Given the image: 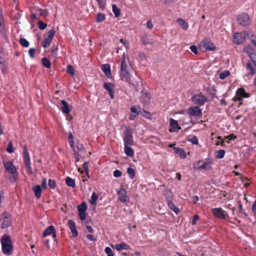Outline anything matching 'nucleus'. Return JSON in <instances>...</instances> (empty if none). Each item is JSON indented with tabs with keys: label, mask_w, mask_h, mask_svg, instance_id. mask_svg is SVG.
I'll return each mask as SVG.
<instances>
[{
	"label": "nucleus",
	"mask_w": 256,
	"mask_h": 256,
	"mask_svg": "<svg viewBox=\"0 0 256 256\" xmlns=\"http://www.w3.org/2000/svg\"><path fill=\"white\" fill-rule=\"evenodd\" d=\"M73 150H74V156H75L76 160V162H78L80 160V156L79 155V154H78V152L76 150L75 148L73 149Z\"/></svg>",
	"instance_id": "e2e57ef3"
},
{
	"label": "nucleus",
	"mask_w": 256,
	"mask_h": 256,
	"mask_svg": "<svg viewBox=\"0 0 256 256\" xmlns=\"http://www.w3.org/2000/svg\"><path fill=\"white\" fill-rule=\"evenodd\" d=\"M190 50L194 54H198V48H197V47L196 46H194V45L191 46H190Z\"/></svg>",
	"instance_id": "680f3d73"
},
{
	"label": "nucleus",
	"mask_w": 256,
	"mask_h": 256,
	"mask_svg": "<svg viewBox=\"0 0 256 256\" xmlns=\"http://www.w3.org/2000/svg\"><path fill=\"white\" fill-rule=\"evenodd\" d=\"M120 79L129 84H131V74L129 70L120 71L119 72Z\"/></svg>",
	"instance_id": "4468645a"
},
{
	"label": "nucleus",
	"mask_w": 256,
	"mask_h": 256,
	"mask_svg": "<svg viewBox=\"0 0 256 256\" xmlns=\"http://www.w3.org/2000/svg\"><path fill=\"white\" fill-rule=\"evenodd\" d=\"M212 211L214 216L220 219L225 218L227 214V213L221 208H213L212 209Z\"/></svg>",
	"instance_id": "f8f14e48"
},
{
	"label": "nucleus",
	"mask_w": 256,
	"mask_h": 256,
	"mask_svg": "<svg viewBox=\"0 0 256 256\" xmlns=\"http://www.w3.org/2000/svg\"><path fill=\"white\" fill-rule=\"evenodd\" d=\"M106 19V16L102 13H98L97 14L96 22H100L104 21Z\"/></svg>",
	"instance_id": "e433bc0d"
},
{
	"label": "nucleus",
	"mask_w": 256,
	"mask_h": 256,
	"mask_svg": "<svg viewBox=\"0 0 256 256\" xmlns=\"http://www.w3.org/2000/svg\"><path fill=\"white\" fill-rule=\"evenodd\" d=\"M87 208L86 204L85 202H82L78 206V212H86Z\"/></svg>",
	"instance_id": "49530a36"
},
{
	"label": "nucleus",
	"mask_w": 256,
	"mask_h": 256,
	"mask_svg": "<svg viewBox=\"0 0 256 256\" xmlns=\"http://www.w3.org/2000/svg\"><path fill=\"white\" fill-rule=\"evenodd\" d=\"M198 46L201 48L208 50H216L214 44L209 39H204L199 44Z\"/></svg>",
	"instance_id": "39448f33"
},
{
	"label": "nucleus",
	"mask_w": 256,
	"mask_h": 256,
	"mask_svg": "<svg viewBox=\"0 0 256 256\" xmlns=\"http://www.w3.org/2000/svg\"><path fill=\"white\" fill-rule=\"evenodd\" d=\"M67 71L68 73L71 74L72 76H74V72L72 67L70 65H68L67 68Z\"/></svg>",
	"instance_id": "052dcab7"
},
{
	"label": "nucleus",
	"mask_w": 256,
	"mask_h": 256,
	"mask_svg": "<svg viewBox=\"0 0 256 256\" xmlns=\"http://www.w3.org/2000/svg\"><path fill=\"white\" fill-rule=\"evenodd\" d=\"M42 63L43 65L46 68L50 67V62L46 58H42Z\"/></svg>",
	"instance_id": "a18cd8bd"
},
{
	"label": "nucleus",
	"mask_w": 256,
	"mask_h": 256,
	"mask_svg": "<svg viewBox=\"0 0 256 256\" xmlns=\"http://www.w3.org/2000/svg\"><path fill=\"white\" fill-rule=\"evenodd\" d=\"M117 194L118 200L122 203L126 202L128 199L126 190L122 188H119Z\"/></svg>",
	"instance_id": "1a4fd4ad"
},
{
	"label": "nucleus",
	"mask_w": 256,
	"mask_h": 256,
	"mask_svg": "<svg viewBox=\"0 0 256 256\" xmlns=\"http://www.w3.org/2000/svg\"><path fill=\"white\" fill-rule=\"evenodd\" d=\"M2 251L6 255H10L13 251V246L10 237L6 234L2 236L0 238Z\"/></svg>",
	"instance_id": "f257e3e1"
},
{
	"label": "nucleus",
	"mask_w": 256,
	"mask_h": 256,
	"mask_svg": "<svg viewBox=\"0 0 256 256\" xmlns=\"http://www.w3.org/2000/svg\"><path fill=\"white\" fill-rule=\"evenodd\" d=\"M2 216L3 217V219L2 223V228H6L8 227L12 223L10 215L7 212H4L2 214Z\"/></svg>",
	"instance_id": "ddd939ff"
},
{
	"label": "nucleus",
	"mask_w": 256,
	"mask_h": 256,
	"mask_svg": "<svg viewBox=\"0 0 256 256\" xmlns=\"http://www.w3.org/2000/svg\"><path fill=\"white\" fill-rule=\"evenodd\" d=\"M112 10L116 18H118L120 15V10L118 8L116 4H112Z\"/></svg>",
	"instance_id": "2f4dec72"
},
{
	"label": "nucleus",
	"mask_w": 256,
	"mask_h": 256,
	"mask_svg": "<svg viewBox=\"0 0 256 256\" xmlns=\"http://www.w3.org/2000/svg\"><path fill=\"white\" fill-rule=\"evenodd\" d=\"M248 36L247 32H236L233 36V42L234 44L239 45L242 44L245 38Z\"/></svg>",
	"instance_id": "20e7f679"
},
{
	"label": "nucleus",
	"mask_w": 256,
	"mask_h": 256,
	"mask_svg": "<svg viewBox=\"0 0 256 256\" xmlns=\"http://www.w3.org/2000/svg\"><path fill=\"white\" fill-rule=\"evenodd\" d=\"M230 74V72L228 70H225L220 74L219 77L221 80H224L226 77L228 76Z\"/></svg>",
	"instance_id": "ea45409f"
},
{
	"label": "nucleus",
	"mask_w": 256,
	"mask_h": 256,
	"mask_svg": "<svg viewBox=\"0 0 256 256\" xmlns=\"http://www.w3.org/2000/svg\"><path fill=\"white\" fill-rule=\"evenodd\" d=\"M168 206L176 214H178L179 212V209L172 202L169 201L168 203Z\"/></svg>",
	"instance_id": "c9c22d12"
},
{
	"label": "nucleus",
	"mask_w": 256,
	"mask_h": 256,
	"mask_svg": "<svg viewBox=\"0 0 256 256\" xmlns=\"http://www.w3.org/2000/svg\"><path fill=\"white\" fill-rule=\"evenodd\" d=\"M98 198V196L95 192H93L89 202L91 204L94 205L96 204V202Z\"/></svg>",
	"instance_id": "72a5a7b5"
},
{
	"label": "nucleus",
	"mask_w": 256,
	"mask_h": 256,
	"mask_svg": "<svg viewBox=\"0 0 256 256\" xmlns=\"http://www.w3.org/2000/svg\"><path fill=\"white\" fill-rule=\"evenodd\" d=\"M86 212H78V216L81 220H84L86 219Z\"/></svg>",
	"instance_id": "5fc2aeb1"
},
{
	"label": "nucleus",
	"mask_w": 256,
	"mask_h": 256,
	"mask_svg": "<svg viewBox=\"0 0 256 256\" xmlns=\"http://www.w3.org/2000/svg\"><path fill=\"white\" fill-rule=\"evenodd\" d=\"M237 20L238 23L244 26L250 24V22L248 15L246 13H242L238 16Z\"/></svg>",
	"instance_id": "0eeeda50"
},
{
	"label": "nucleus",
	"mask_w": 256,
	"mask_h": 256,
	"mask_svg": "<svg viewBox=\"0 0 256 256\" xmlns=\"http://www.w3.org/2000/svg\"><path fill=\"white\" fill-rule=\"evenodd\" d=\"M46 182H47L46 178H43L42 184H41V186H40L41 188H46Z\"/></svg>",
	"instance_id": "0e129e2a"
},
{
	"label": "nucleus",
	"mask_w": 256,
	"mask_h": 256,
	"mask_svg": "<svg viewBox=\"0 0 256 256\" xmlns=\"http://www.w3.org/2000/svg\"><path fill=\"white\" fill-rule=\"evenodd\" d=\"M38 26L39 28L41 30H44V29H45L46 26H47V24L44 22H43L41 20H40L38 22Z\"/></svg>",
	"instance_id": "09e8293b"
},
{
	"label": "nucleus",
	"mask_w": 256,
	"mask_h": 256,
	"mask_svg": "<svg viewBox=\"0 0 256 256\" xmlns=\"http://www.w3.org/2000/svg\"><path fill=\"white\" fill-rule=\"evenodd\" d=\"M6 152L8 153H12L14 152L12 141H10L6 148Z\"/></svg>",
	"instance_id": "c03bdc74"
},
{
	"label": "nucleus",
	"mask_w": 256,
	"mask_h": 256,
	"mask_svg": "<svg viewBox=\"0 0 256 256\" xmlns=\"http://www.w3.org/2000/svg\"><path fill=\"white\" fill-rule=\"evenodd\" d=\"M252 210L254 213V214L256 216V201H255L254 203L253 204Z\"/></svg>",
	"instance_id": "774afa93"
},
{
	"label": "nucleus",
	"mask_w": 256,
	"mask_h": 256,
	"mask_svg": "<svg viewBox=\"0 0 256 256\" xmlns=\"http://www.w3.org/2000/svg\"><path fill=\"white\" fill-rule=\"evenodd\" d=\"M170 125L175 132H178L181 129V127L178 126V122L172 118L170 119Z\"/></svg>",
	"instance_id": "b1692460"
},
{
	"label": "nucleus",
	"mask_w": 256,
	"mask_h": 256,
	"mask_svg": "<svg viewBox=\"0 0 256 256\" xmlns=\"http://www.w3.org/2000/svg\"><path fill=\"white\" fill-rule=\"evenodd\" d=\"M188 112L191 116H200L202 114V110L197 106L190 107Z\"/></svg>",
	"instance_id": "9d476101"
},
{
	"label": "nucleus",
	"mask_w": 256,
	"mask_h": 256,
	"mask_svg": "<svg viewBox=\"0 0 256 256\" xmlns=\"http://www.w3.org/2000/svg\"><path fill=\"white\" fill-rule=\"evenodd\" d=\"M55 33L56 31L54 29H52L48 32V37L42 42V46L43 48H46L50 46V44H51L52 40Z\"/></svg>",
	"instance_id": "6e6552de"
},
{
	"label": "nucleus",
	"mask_w": 256,
	"mask_h": 256,
	"mask_svg": "<svg viewBox=\"0 0 256 256\" xmlns=\"http://www.w3.org/2000/svg\"><path fill=\"white\" fill-rule=\"evenodd\" d=\"M199 219V216L198 214H195L192 221V224L195 225L196 224V221Z\"/></svg>",
	"instance_id": "13d9d810"
},
{
	"label": "nucleus",
	"mask_w": 256,
	"mask_h": 256,
	"mask_svg": "<svg viewBox=\"0 0 256 256\" xmlns=\"http://www.w3.org/2000/svg\"><path fill=\"white\" fill-rule=\"evenodd\" d=\"M130 111L132 113H134L136 114H140L141 112V108L138 106H134L131 107Z\"/></svg>",
	"instance_id": "f704fd0d"
},
{
	"label": "nucleus",
	"mask_w": 256,
	"mask_h": 256,
	"mask_svg": "<svg viewBox=\"0 0 256 256\" xmlns=\"http://www.w3.org/2000/svg\"><path fill=\"white\" fill-rule=\"evenodd\" d=\"M68 141L70 146L73 148L74 149V140L73 136L72 133H70L68 136Z\"/></svg>",
	"instance_id": "79ce46f5"
},
{
	"label": "nucleus",
	"mask_w": 256,
	"mask_h": 256,
	"mask_svg": "<svg viewBox=\"0 0 256 256\" xmlns=\"http://www.w3.org/2000/svg\"><path fill=\"white\" fill-rule=\"evenodd\" d=\"M87 238L91 241H95L96 239L94 238L92 234H88L86 236Z\"/></svg>",
	"instance_id": "338daca9"
},
{
	"label": "nucleus",
	"mask_w": 256,
	"mask_h": 256,
	"mask_svg": "<svg viewBox=\"0 0 256 256\" xmlns=\"http://www.w3.org/2000/svg\"><path fill=\"white\" fill-rule=\"evenodd\" d=\"M130 248V246L126 243L124 242L116 244L115 245V248L118 251H120L123 250H128Z\"/></svg>",
	"instance_id": "a878e982"
},
{
	"label": "nucleus",
	"mask_w": 256,
	"mask_h": 256,
	"mask_svg": "<svg viewBox=\"0 0 256 256\" xmlns=\"http://www.w3.org/2000/svg\"><path fill=\"white\" fill-rule=\"evenodd\" d=\"M32 190L34 192V196L37 198H40L42 194V188L40 185H36L34 186Z\"/></svg>",
	"instance_id": "c85d7f7f"
},
{
	"label": "nucleus",
	"mask_w": 256,
	"mask_h": 256,
	"mask_svg": "<svg viewBox=\"0 0 256 256\" xmlns=\"http://www.w3.org/2000/svg\"><path fill=\"white\" fill-rule=\"evenodd\" d=\"M36 52V50L34 48H30L28 50L29 54L31 58H34Z\"/></svg>",
	"instance_id": "6e6d98bb"
},
{
	"label": "nucleus",
	"mask_w": 256,
	"mask_h": 256,
	"mask_svg": "<svg viewBox=\"0 0 256 256\" xmlns=\"http://www.w3.org/2000/svg\"><path fill=\"white\" fill-rule=\"evenodd\" d=\"M191 100L194 104L198 106H204L208 100L207 97L202 93L194 94L192 97Z\"/></svg>",
	"instance_id": "7ed1b4c3"
},
{
	"label": "nucleus",
	"mask_w": 256,
	"mask_h": 256,
	"mask_svg": "<svg viewBox=\"0 0 256 256\" xmlns=\"http://www.w3.org/2000/svg\"><path fill=\"white\" fill-rule=\"evenodd\" d=\"M146 28L149 30H152L153 28V24L151 20H148L146 22Z\"/></svg>",
	"instance_id": "4d7b16f0"
},
{
	"label": "nucleus",
	"mask_w": 256,
	"mask_h": 256,
	"mask_svg": "<svg viewBox=\"0 0 256 256\" xmlns=\"http://www.w3.org/2000/svg\"><path fill=\"white\" fill-rule=\"evenodd\" d=\"M61 110L62 112L65 114H68L71 110L68 104L64 100L61 101Z\"/></svg>",
	"instance_id": "5701e85b"
},
{
	"label": "nucleus",
	"mask_w": 256,
	"mask_h": 256,
	"mask_svg": "<svg viewBox=\"0 0 256 256\" xmlns=\"http://www.w3.org/2000/svg\"><path fill=\"white\" fill-rule=\"evenodd\" d=\"M256 65L252 64V62H249L246 64V70L247 74L246 76H250L252 77L256 71Z\"/></svg>",
	"instance_id": "f3484780"
},
{
	"label": "nucleus",
	"mask_w": 256,
	"mask_h": 256,
	"mask_svg": "<svg viewBox=\"0 0 256 256\" xmlns=\"http://www.w3.org/2000/svg\"><path fill=\"white\" fill-rule=\"evenodd\" d=\"M122 176V172L119 170H116L114 172V176L116 178H119Z\"/></svg>",
	"instance_id": "bf43d9fd"
},
{
	"label": "nucleus",
	"mask_w": 256,
	"mask_h": 256,
	"mask_svg": "<svg viewBox=\"0 0 256 256\" xmlns=\"http://www.w3.org/2000/svg\"><path fill=\"white\" fill-rule=\"evenodd\" d=\"M150 94L148 92H144L142 93L140 98V101L145 106H148L150 104Z\"/></svg>",
	"instance_id": "6ab92c4d"
},
{
	"label": "nucleus",
	"mask_w": 256,
	"mask_h": 256,
	"mask_svg": "<svg viewBox=\"0 0 256 256\" xmlns=\"http://www.w3.org/2000/svg\"><path fill=\"white\" fill-rule=\"evenodd\" d=\"M105 252L107 254L108 256H114V254L110 247H106L105 248Z\"/></svg>",
	"instance_id": "8fccbe9b"
},
{
	"label": "nucleus",
	"mask_w": 256,
	"mask_h": 256,
	"mask_svg": "<svg viewBox=\"0 0 256 256\" xmlns=\"http://www.w3.org/2000/svg\"><path fill=\"white\" fill-rule=\"evenodd\" d=\"M140 114L146 118H150L151 116V114L150 112L145 110H142V109Z\"/></svg>",
	"instance_id": "3c124183"
},
{
	"label": "nucleus",
	"mask_w": 256,
	"mask_h": 256,
	"mask_svg": "<svg viewBox=\"0 0 256 256\" xmlns=\"http://www.w3.org/2000/svg\"><path fill=\"white\" fill-rule=\"evenodd\" d=\"M212 160L210 158H206L204 160H198L194 164L193 168L194 170H210L212 168Z\"/></svg>",
	"instance_id": "f03ea898"
},
{
	"label": "nucleus",
	"mask_w": 256,
	"mask_h": 256,
	"mask_svg": "<svg viewBox=\"0 0 256 256\" xmlns=\"http://www.w3.org/2000/svg\"><path fill=\"white\" fill-rule=\"evenodd\" d=\"M3 165L5 169L10 174H13L14 176L18 175L17 169L12 162L9 161H4Z\"/></svg>",
	"instance_id": "423d86ee"
},
{
	"label": "nucleus",
	"mask_w": 256,
	"mask_h": 256,
	"mask_svg": "<svg viewBox=\"0 0 256 256\" xmlns=\"http://www.w3.org/2000/svg\"><path fill=\"white\" fill-rule=\"evenodd\" d=\"M236 94L238 96L242 98H247L250 96V94L246 93L244 90L242 88H240L237 90Z\"/></svg>",
	"instance_id": "c756f323"
},
{
	"label": "nucleus",
	"mask_w": 256,
	"mask_h": 256,
	"mask_svg": "<svg viewBox=\"0 0 256 256\" xmlns=\"http://www.w3.org/2000/svg\"><path fill=\"white\" fill-rule=\"evenodd\" d=\"M24 161L27 173L29 174H32L33 172L32 170V168L31 166V163L30 156L24 158Z\"/></svg>",
	"instance_id": "4be33fe9"
},
{
	"label": "nucleus",
	"mask_w": 256,
	"mask_h": 256,
	"mask_svg": "<svg viewBox=\"0 0 256 256\" xmlns=\"http://www.w3.org/2000/svg\"><path fill=\"white\" fill-rule=\"evenodd\" d=\"M104 88L109 93L110 97L112 99L114 98V84L110 82H104Z\"/></svg>",
	"instance_id": "dca6fc26"
},
{
	"label": "nucleus",
	"mask_w": 256,
	"mask_h": 256,
	"mask_svg": "<svg viewBox=\"0 0 256 256\" xmlns=\"http://www.w3.org/2000/svg\"><path fill=\"white\" fill-rule=\"evenodd\" d=\"M224 154H225V151L223 150H220L217 152L216 154V158H219V159L222 158L224 157Z\"/></svg>",
	"instance_id": "a19ab883"
},
{
	"label": "nucleus",
	"mask_w": 256,
	"mask_h": 256,
	"mask_svg": "<svg viewBox=\"0 0 256 256\" xmlns=\"http://www.w3.org/2000/svg\"><path fill=\"white\" fill-rule=\"evenodd\" d=\"M127 172L130 178H133L135 176L134 170L132 168H128L127 170Z\"/></svg>",
	"instance_id": "37998d69"
},
{
	"label": "nucleus",
	"mask_w": 256,
	"mask_h": 256,
	"mask_svg": "<svg viewBox=\"0 0 256 256\" xmlns=\"http://www.w3.org/2000/svg\"><path fill=\"white\" fill-rule=\"evenodd\" d=\"M125 136L124 138V146L132 145L133 143V136L130 129H127L125 132Z\"/></svg>",
	"instance_id": "9b49d317"
},
{
	"label": "nucleus",
	"mask_w": 256,
	"mask_h": 256,
	"mask_svg": "<svg viewBox=\"0 0 256 256\" xmlns=\"http://www.w3.org/2000/svg\"><path fill=\"white\" fill-rule=\"evenodd\" d=\"M51 234H52V237L54 238H55L56 236L55 228L54 226L52 225L48 226L46 228L42 234V236H43L46 237Z\"/></svg>",
	"instance_id": "a211bd4d"
},
{
	"label": "nucleus",
	"mask_w": 256,
	"mask_h": 256,
	"mask_svg": "<svg viewBox=\"0 0 256 256\" xmlns=\"http://www.w3.org/2000/svg\"><path fill=\"white\" fill-rule=\"evenodd\" d=\"M130 66V64L128 59L126 58V54L124 53L122 54L120 71L129 70Z\"/></svg>",
	"instance_id": "2eb2a0df"
},
{
	"label": "nucleus",
	"mask_w": 256,
	"mask_h": 256,
	"mask_svg": "<svg viewBox=\"0 0 256 256\" xmlns=\"http://www.w3.org/2000/svg\"><path fill=\"white\" fill-rule=\"evenodd\" d=\"M23 157L24 158L29 157V154L26 146H23Z\"/></svg>",
	"instance_id": "603ef678"
},
{
	"label": "nucleus",
	"mask_w": 256,
	"mask_h": 256,
	"mask_svg": "<svg viewBox=\"0 0 256 256\" xmlns=\"http://www.w3.org/2000/svg\"><path fill=\"white\" fill-rule=\"evenodd\" d=\"M20 43L21 46L25 48H28L30 45L29 42L24 38H20Z\"/></svg>",
	"instance_id": "58836bf2"
},
{
	"label": "nucleus",
	"mask_w": 256,
	"mask_h": 256,
	"mask_svg": "<svg viewBox=\"0 0 256 256\" xmlns=\"http://www.w3.org/2000/svg\"><path fill=\"white\" fill-rule=\"evenodd\" d=\"M66 184L70 187L74 188L76 186V182L74 179L68 177L66 180Z\"/></svg>",
	"instance_id": "473e14b6"
},
{
	"label": "nucleus",
	"mask_w": 256,
	"mask_h": 256,
	"mask_svg": "<svg viewBox=\"0 0 256 256\" xmlns=\"http://www.w3.org/2000/svg\"><path fill=\"white\" fill-rule=\"evenodd\" d=\"M84 170H86V173L88 174V162H85L84 164Z\"/></svg>",
	"instance_id": "69168bd1"
},
{
	"label": "nucleus",
	"mask_w": 256,
	"mask_h": 256,
	"mask_svg": "<svg viewBox=\"0 0 256 256\" xmlns=\"http://www.w3.org/2000/svg\"><path fill=\"white\" fill-rule=\"evenodd\" d=\"M177 22L178 23L180 27L184 30H186L188 28V24L182 18L177 19Z\"/></svg>",
	"instance_id": "bb28decb"
},
{
	"label": "nucleus",
	"mask_w": 256,
	"mask_h": 256,
	"mask_svg": "<svg viewBox=\"0 0 256 256\" xmlns=\"http://www.w3.org/2000/svg\"><path fill=\"white\" fill-rule=\"evenodd\" d=\"M174 150L175 153L178 154L181 158H185L186 157V152L183 149L180 148L174 147Z\"/></svg>",
	"instance_id": "393cba45"
},
{
	"label": "nucleus",
	"mask_w": 256,
	"mask_h": 256,
	"mask_svg": "<svg viewBox=\"0 0 256 256\" xmlns=\"http://www.w3.org/2000/svg\"><path fill=\"white\" fill-rule=\"evenodd\" d=\"M124 152L127 156L130 157L134 156V151L132 148L131 145L124 146Z\"/></svg>",
	"instance_id": "cd10ccee"
},
{
	"label": "nucleus",
	"mask_w": 256,
	"mask_h": 256,
	"mask_svg": "<svg viewBox=\"0 0 256 256\" xmlns=\"http://www.w3.org/2000/svg\"><path fill=\"white\" fill-rule=\"evenodd\" d=\"M36 14L37 15H41L44 17L48 15V12L46 10L37 8Z\"/></svg>",
	"instance_id": "4c0bfd02"
},
{
	"label": "nucleus",
	"mask_w": 256,
	"mask_h": 256,
	"mask_svg": "<svg viewBox=\"0 0 256 256\" xmlns=\"http://www.w3.org/2000/svg\"><path fill=\"white\" fill-rule=\"evenodd\" d=\"M68 224L71 230L73 236L76 237L78 234L75 222L72 220H70L68 222Z\"/></svg>",
	"instance_id": "aec40b11"
},
{
	"label": "nucleus",
	"mask_w": 256,
	"mask_h": 256,
	"mask_svg": "<svg viewBox=\"0 0 256 256\" xmlns=\"http://www.w3.org/2000/svg\"><path fill=\"white\" fill-rule=\"evenodd\" d=\"M48 186L52 189H54L56 187V183L54 180L50 179L48 182Z\"/></svg>",
	"instance_id": "de8ad7c7"
},
{
	"label": "nucleus",
	"mask_w": 256,
	"mask_h": 256,
	"mask_svg": "<svg viewBox=\"0 0 256 256\" xmlns=\"http://www.w3.org/2000/svg\"><path fill=\"white\" fill-rule=\"evenodd\" d=\"M246 53L248 56L250 58L252 64H254L256 65V52H250L249 51L248 48L246 50Z\"/></svg>",
	"instance_id": "7c9ffc66"
},
{
	"label": "nucleus",
	"mask_w": 256,
	"mask_h": 256,
	"mask_svg": "<svg viewBox=\"0 0 256 256\" xmlns=\"http://www.w3.org/2000/svg\"><path fill=\"white\" fill-rule=\"evenodd\" d=\"M189 141L194 144H198V139L196 136H193L192 138L189 139Z\"/></svg>",
	"instance_id": "864d4df0"
},
{
	"label": "nucleus",
	"mask_w": 256,
	"mask_h": 256,
	"mask_svg": "<svg viewBox=\"0 0 256 256\" xmlns=\"http://www.w3.org/2000/svg\"><path fill=\"white\" fill-rule=\"evenodd\" d=\"M100 68L102 71L108 78H112L111 69L109 64H102L100 66Z\"/></svg>",
	"instance_id": "412c9836"
}]
</instances>
